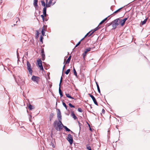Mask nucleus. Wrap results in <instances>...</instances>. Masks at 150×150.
Instances as JSON below:
<instances>
[{
	"instance_id": "4468645a",
	"label": "nucleus",
	"mask_w": 150,
	"mask_h": 150,
	"mask_svg": "<svg viewBox=\"0 0 150 150\" xmlns=\"http://www.w3.org/2000/svg\"><path fill=\"white\" fill-rule=\"evenodd\" d=\"M71 115L74 120H76L77 118L73 112H71Z\"/></svg>"
},
{
	"instance_id": "f257e3e1",
	"label": "nucleus",
	"mask_w": 150,
	"mask_h": 150,
	"mask_svg": "<svg viewBox=\"0 0 150 150\" xmlns=\"http://www.w3.org/2000/svg\"><path fill=\"white\" fill-rule=\"evenodd\" d=\"M63 126L61 120H59V121L56 120L54 122V126L57 131H60L62 129Z\"/></svg>"
},
{
	"instance_id": "bb28decb",
	"label": "nucleus",
	"mask_w": 150,
	"mask_h": 150,
	"mask_svg": "<svg viewBox=\"0 0 150 150\" xmlns=\"http://www.w3.org/2000/svg\"><path fill=\"white\" fill-rule=\"evenodd\" d=\"M53 115H54L52 113V114H51L50 115V121H51V120L52 119V118H53Z\"/></svg>"
},
{
	"instance_id": "2eb2a0df",
	"label": "nucleus",
	"mask_w": 150,
	"mask_h": 150,
	"mask_svg": "<svg viewBox=\"0 0 150 150\" xmlns=\"http://www.w3.org/2000/svg\"><path fill=\"white\" fill-rule=\"evenodd\" d=\"M46 10L47 8H46V7H44L43 9V14H44L45 17H46L47 16Z\"/></svg>"
},
{
	"instance_id": "473e14b6",
	"label": "nucleus",
	"mask_w": 150,
	"mask_h": 150,
	"mask_svg": "<svg viewBox=\"0 0 150 150\" xmlns=\"http://www.w3.org/2000/svg\"><path fill=\"white\" fill-rule=\"evenodd\" d=\"M41 17L42 18L43 21H45L44 17H45L44 16V15H41Z\"/></svg>"
},
{
	"instance_id": "37998d69",
	"label": "nucleus",
	"mask_w": 150,
	"mask_h": 150,
	"mask_svg": "<svg viewBox=\"0 0 150 150\" xmlns=\"http://www.w3.org/2000/svg\"><path fill=\"white\" fill-rule=\"evenodd\" d=\"M42 29H43V31H44V27L42 28Z\"/></svg>"
},
{
	"instance_id": "72a5a7b5",
	"label": "nucleus",
	"mask_w": 150,
	"mask_h": 150,
	"mask_svg": "<svg viewBox=\"0 0 150 150\" xmlns=\"http://www.w3.org/2000/svg\"><path fill=\"white\" fill-rule=\"evenodd\" d=\"M36 37L37 38L39 37V33L38 30L36 31Z\"/></svg>"
},
{
	"instance_id": "7ed1b4c3",
	"label": "nucleus",
	"mask_w": 150,
	"mask_h": 150,
	"mask_svg": "<svg viewBox=\"0 0 150 150\" xmlns=\"http://www.w3.org/2000/svg\"><path fill=\"white\" fill-rule=\"evenodd\" d=\"M120 19L119 18L116 19L112 22V26L113 28L115 29L116 27L120 24Z\"/></svg>"
},
{
	"instance_id": "cd10ccee",
	"label": "nucleus",
	"mask_w": 150,
	"mask_h": 150,
	"mask_svg": "<svg viewBox=\"0 0 150 150\" xmlns=\"http://www.w3.org/2000/svg\"><path fill=\"white\" fill-rule=\"evenodd\" d=\"M62 104L63 106L65 107L67 110V107L66 104L64 102L62 103Z\"/></svg>"
},
{
	"instance_id": "423d86ee",
	"label": "nucleus",
	"mask_w": 150,
	"mask_h": 150,
	"mask_svg": "<svg viewBox=\"0 0 150 150\" xmlns=\"http://www.w3.org/2000/svg\"><path fill=\"white\" fill-rule=\"evenodd\" d=\"M40 78L38 76H33L32 78V80L36 82L37 83H38L40 81Z\"/></svg>"
},
{
	"instance_id": "4be33fe9",
	"label": "nucleus",
	"mask_w": 150,
	"mask_h": 150,
	"mask_svg": "<svg viewBox=\"0 0 150 150\" xmlns=\"http://www.w3.org/2000/svg\"><path fill=\"white\" fill-rule=\"evenodd\" d=\"M41 56L42 57V60L44 61L45 59V55L44 54H41Z\"/></svg>"
},
{
	"instance_id": "9d476101",
	"label": "nucleus",
	"mask_w": 150,
	"mask_h": 150,
	"mask_svg": "<svg viewBox=\"0 0 150 150\" xmlns=\"http://www.w3.org/2000/svg\"><path fill=\"white\" fill-rule=\"evenodd\" d=\"M88 95L92 98L95 104L97 105H98V103L96 101V98L94 97V96L90 93L88 94Z\"/></svg>"
},
{
	"instance_id": "a19ab883",
	"label": "nucleus",
	"mask_w": 150,
	"mask_h": 150,
	"mask_svg": "<svg viewBox=\"0 0 150 150\" xmlns=\"http://www.w3.org/2000/svg\"><path fill=\"white\" fill-rule=\"evenodd\" d=\"M81 42L80 41L77 43L79 45L80 44Z\"/></svg>"
},
{
	"instance_id": "8fccbe9b",
	"label": "nucleus",
	"mask_w": 150,
	"mask_h": 150,
	"mask_svg": "<svg viewBox=\"0 0 150 150\" xmlns=\"http://www.w3.org/2000/svg\"><path fill=\"white\" fill-rule=\"evenodd\" d=\"M65 63V61H64V64Z\"/></svg>"
},
{
	"instance_id": "3c124183",
	"label": "nucleus",
	"mask_w": 150,
	"mask_h": 150,
	"mask_svg": "<svg viewBox=\"0 0 150 150\" xmlns=\"http://www.w3.org/2000/svg\"><path fill=\"white\" fill-rule=\"evenodd\" d=\"M17 22H18V21H17H17H16V23H17Z\"/></svg>"
},
{
	"instance_id": "e433bc0d",
	"label": "nucleus",
	"mask_w": 150,
	"mask_h": 150,
	"mask_svg": "<svg viewBox=\"0 0 150 150\" xmlns=\"http://www.w3.org/2000/svg\"><path fill=\"white\" fill-rule=\"evenodd\" d=\"M43 38V37L42 36H41L40 37V42H42V39Z\"/></svg>"
},
{
	"instance_id": "c9c22d12",
	"label": "nucleus",
	"mask_w": 150,
	"mask_h": 150,
	"mask_svg": "<svg viewBox=\"0 0 150 150\" xmlns=\"http://www.w3.org/2000/svg\"><path fill=\"white\" fill-rule=\"evenodd\" d=\"M41 53V54H44V50L43 48H42V49Z\"/></svg>"
},
{
	"instance_id": "aec40b11",
	"label": "nucleus",
	"mask_w": 150,
	"mask_h": 150,
	"mask_svg": "<svg viewBox=\"0 0 150 150\" xmlns=\"http://www.w3.org/2000/svg\"><path fill=\"white\" fill-rule=\"evenodd\" d=\"M63 127L65 129H66V131H70L72 133H73V132L72 131H71L66 126H64Z\"/></svg>"
},
{
	"instance_id": "b1692460",
	"label": "nucleus",
	"mask_w": 150,
	"mask_h": 150,
	"mask_svg": "<svg viewBox=\"0 0 150 150\" xmlns=\"http://www.w3.org/2000/svg\"><path fill=\"white\" fill-rule=\"evenodd\" d=\"M42 5L44 7L46 6V5L45 1H41Z\"/></svg>"
},
{
	"instance_id": "c85d7f7f",
	"label": "nucleus",
	"mask_w": 150,
	"mask_h": 150,
	"mask_svg": "<svg viewBox=\"0 0 150 150\" xmlns=\"http://www.w3.org/2000/svg\"><path fill=\"white\" fill-rule=\"evenodd\" d=\"M74 75H75L76 76H77V74L76 72L75 69L74 68Z\"/></svg>"
},
{
	"instance_id": "a878e982",
	"label": "nucleus",
	"mask_w": 150,
	"mask_h": 150,
	"mask_svg": "<svg viewBox=\"0 0 150 150\" xmlns=\"http://www.w3.org/2000/svg\"><path fill=\"white\" fill-rule=\"evenodd\" d=\"M86 148L88 150H92L91 147L89 145H87Z\"/></svg>"
},
{
	"instance_id": "ddd939ff",
	"label": "nucleus",
	"mask_w": 150,
	"mask_h": 150,
	"mask_svg": "<svg viewBox=\"0 0 150 150\" xmlns=\"http://www.w3.org/2000/svg\"><path fill=\"white\" fill-rule=\"evenodd\" d=\"M93 31V30H92L91 31L89 32L85 36V37L83 38H82V39H81V40H80V41L81 42L82 40H83L88 35H89H89H90L91 34V33Z\"/></svg>"
},
{
	"instance_id": "49530a36",
	"label": "nucleus",
	"mask_w": 150,
	"mask_h": 150,
	"mask_svg": "<svg viewBox=\"0 0 150 150\" xmlns=\"http://www.w3.org/2000/svg\"><path fill=\"white\" fill-rule=\"evenodd\" d=\"M89 126L90 127V129H89L91 131H92V129H91V128L90 127V125H89Z\"/></svg>"
},
{
	"instance_id": "f3484780",
	"label": "nucleus",
	"mask_w": 150,
	"mask_h": 150,
	"mask_svg": "<svg viewBox=\"0 0 150 150\" xmlns=\"http://www.w3.org/2000/svg\"><path fill=\"white\" fill-rule=\"evenodd\" d=\"M123 8V7H121L120 8H119V9H118V10H116V11H115L113 13V14H116V13H117L118 12H120V10H121L122 8Z\"/></svg>"
},
{
	"instance_id": "f704fd0d",
	"label": "nucleus",
	"mask_w": 150,
	"mask_h": 150,
	"mask_svg": "<svg viewBox=\"0 0 150 150\" xmlns=\"http://www.w3.org/2000/svg\"><path fill=\"white\" fill-rule=\"evenodd\" d=\"M78 110L79 112H82V110L81 108H78Z\"/></svg>"
},
{
	"instance_id": "6ab92c4d",
	"label": "nucleus",
	"mask_w": 150,
	"mask_h": 150,
	"mask_svg": "<svg viewBox=\"0 0 150 150\" xmlns=\"http://www.w3.org/2000/svg\"><path fill=\"white\" fill-rule=\"evenodd\" d=\"M38 2V0H34L33 5L35 6H38V5H37Z\"/></svg>"
},
{
	"instance_id": "412c9836",
	"label": "nucleus",
	"mask_w": 150,
	"mask_h": 150,
	"mask_svg": "<svg viewBox=\"0 0 150 150\" xmlns=\"http://www.w3.org/2000/svg\"><path fill=\"white\" fill-rule=\"evenodd\" d=\"M147 19L146 18V19H145L144 21H142L141 22L142 25H143L145 24L146 23L147 21Z\"/></svg>"
},
{
	"instance_id": "a211bd4d",
	"label": "nucleus",
	"mask_w": 150,
	"mask_h": 150,
	"mask_svg": "<svg viewBox=\"0 0 150 150\" xmlns=\"http://www.w3.org/2000/svg\"><path fill=\"white\" fill-rule=\"evenodd\" d=\"M28 107L30 109V110H32L34 108V107H33L30 104H29Z\"/></svg>"
},
{
	"instance_id": "39448f33",
	"label": "nucleus",
	"mask_w": 150,
	"mask_h": 150,
	"mask_svg": "<svg viewBox=\"0 0 150 150\" xmlns=\"http://www.w3.org/2000/svg\"><path fill=\"white\" fill-rule=\"evenodd\" d=\"M38 65L39 67L40 70H44L43 68L42 65V62L40 59H39L37 60Z\"/></svg>"
},
{
	"instance_id": "79ce46f5",
	"label": "nucleus",
	"mask_w": 150,
	"mask_h": 150,
	"mask_svg": "<svg viewBox=\"0 0 150 150\" xmlns=\"http://www.w3.org/2000/svg\"><path fill=\"white\" fill-rule=\"evenodd\" d=\"M71 56H69V58H68V59H70L71 60Z\"/></svg>"
},
{
	"instance_id": "2f4dec72",
	"label": "nucleus",
	"mask_w": 150,
	"mask_h": 150,
	"mask_svg": "<svg viewBox=\"0 0 150 150\" xmlns=\"http://www.w3.org/2000/svg\"><path fill=\"white\" fill-rule=\"evenodd\" d=\"M69 106H70V107L71 108H75V106H74V105H72L71 103H69Z\"/></svg>"
},
{
	"instance_id": "a18cd8bd",
	"label": "nucleus",
	"mask_w": 150,
	"mask_h": 150,
	"mask_svg": "<svg viewBox=\"0 0 150 150\" xmlns=\"http://www.w3.org/2000/svg\"><path fill=\"white\" fill-rule=\"evenodd\" d=\"M79 45H78V44H77L75 46V47H77Z\"/></svg>"
},
{
	"instance_id": "7c9ffc66",
	"label": "nucleus",
	"mask_w": 150,
	"mask_h": 150,
	"mask_svg": "<svg viewBox=\"0 0 150 150\" xmlns=\"http://www.w3.org/2000/svg\"><path fill=\"white\" fill-rule=\"evenodd\" d=\"M70 69H68L67 70V71L65 72V74H69V72H70Z\"/></svg>"
},
{
	"instance_id": "de8ad7c7",
	"label": "nucleus",
	"mask_w": 150,
	"mask_h": 150,
	"mask_svg": "<svg viewBox=\"0 0 150 150\" xmlns=\"http://www.w3.org/2000/svg\"><path fill=\"white\" fill-rule=\"evenodd\" d=\"M18 19V18H16V19H15V21H16V20H17Z\"/></svg>"
},
{
	"instance_id": "f03ea898",
	"label": "nucleus",
	"mask_w": 150,
	"mask_h": 150,
	"mask_svg": "<svg viewBox=\"0 0 150 150\" xmlns=\"http://www.w3.org/2000/svg\"><path fill=\"white\" fill-rule=\"evenodd\" d=\"M108 17H107L99 23V25L98 27L95 28L93 30H92L93 31L91 33V34L89 36H91L92 34H93L96 31L99 29L100 28V25H101L102 23H103L105 21H106Z\"/></svg>"
},
{
	"instance_id": "f8f14e48",
	"label": "nucleus",
	"mask_w": 150,
	"mask_h": 150,
	"mask_svg": "<svg viewBox=\"0 0 150 150\" xmlns=\"http://www.w3.org/2000/svg\"><path fill=\"white\" fill-rule=\"evenodd\" d=\"M52 0H50L48 3H46V6L45 7H46L47 8V7H50L52 4Z\"/></svg>"
},
{
	"instance_id": "58836bf2",
	"label": "nucleus",
	"mask_w": 150,
	"mask_h": 150,
	"mask_svg": "<svg viewBox=\"0 0 150 150\" xmlns=\"http://www.w3.org/2000/svg\"><path fill=\"white\" fill-rule=\"evenodd\" d=\"M128 19V18H125L124 19H123V21L125 22V21L127 20Z\"/></svg>"
},
{
	"instance_id": "20e7f679",
	"label": "nucleus",
	"mask_w": 150,
	"mask_h": 150,
	"mask_svg": "<svg viewBox=\"0 0 150 150\" xmlns=\"http://www.w3.org/2000/svg\"><path fill=\"white\" fill-rule=\"evenodd\" d=\"M27 68L28 71L30 74H32L33 71L31 67V65L30 62L28 61H27Z\"/></svg>"
},
{
	"instance_id": "5701e85b",
	"label": "nucleus",
	"mask_w": 150,
	"mask_h": 150,
	"mask_svg": "<svg viewBox=\"0 0 150 150\" xmlns=\"http://www.w3.org/2000/svg\"><path fill=\"white\" fill-rule=\"evenodd\" d=\"M66 95L67 97L68 98H70L74 99V98L73 97H72L70 95L69 93L66 94Z\"/></svg>"
},
{
	"instance_id": "c03bdc74",
	"label": "nucleus",
	"mask_w": 150,
	"mask_h": 150,
	"mask_svg": "<svg viewBox=\"0 0 150 150\" xmlns=\"http://www.w3.org/2000/svg\"><path fill=\"white\" fill-rule=\"evenodd\" d=\"M65 65H64V66H63V71L64 70V68H65Z\"/></svg>"
},
{
	"instance_id": "6e6552de",
	"label": "nucleus",
	"mask_w": 150,
	"mask_h": 150,
	"mask_svg": "<svg viewBox=\"0 0 150 150\" xmlns=\"http://www.w3.org/2000/svg\"><path fill=\"white\" fill-rule=\"evenodd\" d=\"M91 49V48L89 47L87 49H85V50L84 51V52L82 54L84 59H85V57L86 56V54L87 53V52L90 51Z\"/></svg>"
},
{
	"instance_id": "c756f323",
	"label": "nucleus",
	"mask_w": 150,
	"mask_h": 150,
	"mask_svg": "<svg viewBox=\"0 0 150 150\" xmlns=\"http://www.w3.org/2000/svg\"><path fill=\"white\" fill-rule=\"evenodd\" d=\"M70 59H67V61H66V62L65 64H69L70 62Z\"/></svg>"
},
{
	"instance_id": "09e8293b",
	"label": "nucleus",
	"mask_w": 150,
	"mask_h": 150,
	"mask_svg": "<svg viewBox=\"0 0 150 150\" xmlns=\"http://www.w3.org/2000/svg\"><path fill=\"white\" fill-rule=\"evenodd\" d=\"M46 0V3H47V2L48 0Z\"/></svg>"
},
{
	"instance_id": "ea45409f",
	"label": "nucleus",
	"mask_w": 150,
	"mask_h": 150,
	"mask_svg": "<svg viewBox=\"0 0 150 150\" xmlns=\"http://www.w3.org/2000/svg\"><path fill=\"white\" fill-rule=\"evenodd\" d=\"M42 34L43 35H44L45 34V32L44 31H43V29H42Z\"/></svg>"
},
{
	"instance_id": "dca6fc26",
	"label": "nucleus",
	"mask_w": 150,
	"mask_h": 150,
	"mask_svg": "<svg viewBox=\"0 0 150 150\" xmlns=\"http://www.w3.org/2000/svg\"><path fill=\"white\" fill-rule=\"evenodd\" d=\"M120 24H121V26H123L125 23V22L123 20H120Z\"/></svg>"
},
{
	"instance_id": "9b49d317",
	"label": "nucleus",
	"mask_w": 150,
	"mask_h": 150,
	"mask_svg": "<svg viewBox=\"0 0 150 150\" xmlns=\"http://www.w3.org/2000/svg\"><path fill=\"white\" fill-rule=\"evenodd\" d=\"M57 116L59 120H61L62 119V116L60 109H57Z\"/></svg>"
},
{
	"instance_id": "1a4fd4ad",
	"label": "nucleus",
	"mask_w": 150,
	"mask_h": 150,
	"mask_svg": "<svg viewBox=\"0 0 150 150\" xmlns=\"http://www.w3.org/2000/svg\"><path fill=\"white\" fill-rule=\"evenodd\" d=\"M62 77H61V79H60V83H59V93L60 95V96H61V97H62L63 96V94H62V91L61 89V88H60V87H61V83L62 82Z\"/></svg>"
},
{
	"instance_id": "0eeeda50",
	"label": "nucleus",
	"mask_w": 150,
	"mask_h": 150,
	"mask_svg": "<svg viewBox=\"0 0 150 150\" xmlns=\"http://www.w3.org/2000/svg\"><path fill=\"white\" fill-rule=\"evenodd\" d=\"M67 139L69 141L70 144H72L73 142V137L72 135L70 134H68Z\"/></svg>"
},
{
	"instance_id": "4c0bfd02",
	"label": "nucleus",
	"mask_w": 150,
	"mask_h": 150,
	"mask_svg": "<svg viewBox=\"0 0 150 150\" xmlns=\"http://www.w3.org/2000/svg\"><path fill=\"white\" fill-rule=\"evenodd\" d=\"M105 112V110L104 109H103L102 110V112L104 114Z\"/></svg>"
},
{
	"instance_id": "393cba45",
	"label": "nucleus",
	"mask_w": 150,
	"mask_h": 150,
	"mask_svg": "<svg viewBox=\"0 0 150 150\" xmlns=\"http://www.w3.org/2000/svg\"><path fill=\"white\" fill-rule=\"evenodd\" d=\"M96 85H97L98 91L100 93V88L99 86L98 85L97 82H96Z\"/></svg>"
}]
</instances>
